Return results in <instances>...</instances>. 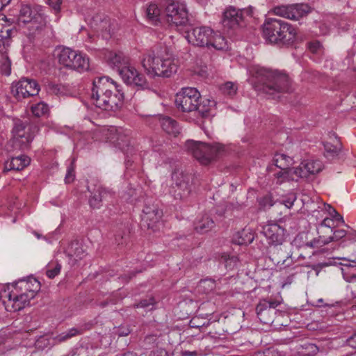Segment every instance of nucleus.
<instances>
[{
  "label": "nucleus",
  "mask_w": 356,
  "mask_h": 356,
  "mask_svg": "<svg viewBox=\"0 0 356 356\" xmlns=\"http://www.w3.org/2000/svg\"><path fill=\"white\" fill-rule=\"evenodd\" d=\"M91 97L97 107L108 111L118 110L124 101V94L120 86L108 76L93 79Z\"/></svg>",
  "instance_id": "1"
},
{
  "label": "nucleus",
  "mask_w": 356,
  "mask_h": 356,
  "mask_svg": "<svg viewBox=\"0 0 356 356\" xmlns=\"http://www.w3.org/2000/svg\"><path fill=\"white\" fill-rule=\"evenodd\" d=\"M141 63L146 74L152 78H168L177 70L172 54L166 46L161 44L145 54Z\"/></svg>",
  "instance_id": "2"
},
{
  "label": "nucleus",
  "mask_w": 356,
  "mask_h": 356,
  "mask_svg": "<svg viewBox=\"0 0 356 356\" xmlns=\"http://www.w3.org/2000/svg\"><path fill=\"white\" fill-rule=\"evenodd\" d=\"M252 83L256 90L270 96L291 91V80L287 74L262 67L254 69Z\"/></svg>",
  "instance_id": "3"
},
{
  "label": "nucleus",
  "mask_w": 356,
  "mask_h": 356,
  "mask_svg": "<svg viewBox=\"0 0 356 356\" xmlns=\"http://www.w3.org/2000/svg\"><path fill=\"white\" fill-rule=\"evenodd\" d=\"M262 34L268 43L288 47L294 44L297 30L284 20L269 17L262 25Z\"/></svg>",
  "instance_id": "4"
},
{
  "label": "nucleus",
  "mask_w": 356,
  "mask_h": 356,
  "mask_svg": "<svg viewBox=\"0 0 356 356\" xmlns=\"http://www.w3.org/2000/svg\"><path fill=\"white\" fill-rule=\"evenodd\" d=\"M33 282L34 284L32 285L34 287L31 288V282L20 281V288H24L25 290L20 294L7 290L0 293V299L6 311L10 312L19 311L29 304L30 300L35 296L40 289L39 282L35 280H33Z\"/></svg>",
  "instance_id": "5"
},
{
  "label": "nucleus",
  "mask_w": 356,
  "mask_h": 356,
  "mask_svg": "<svg viewBox=\"0 0 356 356\" xmlns=\"http://www.w3.org/2000/svg\"><path fill=\"white\" fill-rule=\"evenodd\" d=\"M188 151L202 165H208L223 155L225 146L220 144L209 145L198 141H187Z\"/></svg>",
  "instance_id": "6"
},
{
  "label": "nucleus",
  "mask_w": 356,
  "mask_h": 356,
  "mask_svg": "<svg viewBox=\"0 0 356 356\" xmlns=\"http://www.w3.org/2000/svg\"><path fill=\"white\" fill-rule=\"evenodd\" d=\"M167 22L176 27L186 29L192 24L186 5L177 0H163Z\"/></svg>",
  "instance_id": "7"
},
{
  "label": "nucleus",
  "mask_w": 356,
  "mask_h": 356,
  "mask_svg": "<svg viewBox=\"0 0 356 356\" xmlns=\"http://www.w3.org/2000/svg\"><path fill=\"white\" fill-rule=\"evenodd\" d=\"M37 127L30 124L28 121L19 119L14 120L12 129L13 146L15 149L25 151L30 148Z\"/></svg>",
  "instance_id": "8"
},
{
  "label": "nucleus",
  "mask_w": 356,
  "mask_h": 356,
  "mask_svg": "<svg viewBox=\"0 0 356 356\" xmlns=\"http://www.w3.org/2000/svg\"><path fill=\"white\" fill-rule=\"evenodd\" d=\"M58 63L63 67L79 72L89 69V59L80 52L69 47H62L58 54Z\"/></svg>",
  "instance_id": "9"
},
{
  "label": "nucleus",
  "mask_w": 356,
  "mask_h": 356,
  "mask_svg": "<svg viewBox=\"0 0 356 356\" xmlns=\"http://www.w3.org/2000/svg\"><path fill=\"white\" fill-rule=\"evenodd\" d=\"M253 14L254 8L252 6L238 9L230 6L223 12L221 22L225 29H236L238 27L243 26L247 18L252 17Z\"/></svg>",
  "instance_id": "10"
},
{
  "label": "nucleus",
  "mask_w": 356,
  "mask_h": 356,
  "mask_svg": "<svg viewBox=\"0 0 356 356\" xmlns=\"http://www.w3.org/2000/svg\"><path fill=\"white\" fill-rule=\"evenodd\" d=\"M172 178L175 184V197L179 200L187 198L196 184L195 177L189 172L176 170L172 173Z\"/></svg>",
  "instance_id": "11"
},
{
  "label": "nucleus",
  "mask_w": 356,
  "mask_h": 356,
  "mask_svg": "<svg viewBox=\"0 0 356 356\" xmlns=\"http://www.w3.org/2000/svg\"><path fill=\"white\" fill-rule=\"evenodd\" d=\"M200 93L195 88H184L177 94L175 104L183 112H192L197 108Z\"/></svg>",
  "instance_id": "12"
},
{
  "label": "nucleus",
  "mask_w": 356,
  "mask_h": 356,
  "mask_svg": "<svg viewBox=\"0 0 356 356\" xmlns=\"http://www.w3.org/2000/svg\"><path fill=\"white\" fill-rule=\"evenodd\" d=\"M11 93L18 100L35 96L40 91V86L36 81L28 78H22L13 82L11 86Z\"/></svg>",
  "instance_id": "13"
},
{
  "label": "nucleus",
  "mask_w": 356,
  "mask_h": 356,
  "mask_svg": "<svg viewBox=\"0 0 356 356\" xmlns=\"http://www.w3.org/2000/svg\"><path fill=\"white\" fill-rule=\"evenodd\" d=\"M311 10V7L307 3L282 5L276 6L273 9V12L276 15L292 20H298L307 15Z\"/></svg>",
  "instance_id": "14"
},
{
  "label": "nucleus",
  "mask_w": 356,
  "mask_h": 356,
  "mask_svg": "<svg viewBox=\"0 0 356 356\" xmlns=\"http://www.w3.org/2000/svg\"><path fill=\"white\" fill-rule=\"evenodd\" d=\"M268 257L276 266L284 268L290 266L293 263L292 252L289 247L282 245V243L271 245L268 250Z\"/></svg>",
  "instance_id": "15"
},
{
  "label": "nucleus",
  "mask_w": 356,
  "mask_h": 356,
  "mask_svg": "<svg viewBox=\"0 0 356 356\" xmlns=\"http://www.w3.org/2000/svg\"><path fill=\"white\" fill-rule=\"evenodd\" d=\"M118 73L127 85L134 86L142 90L149 88L145 76L131 66L130 63L122 67Z\"/></svg>",
  "instance_id": "16"
},
{
  "label": "nucleus",
  "mask_w": 356,
  "mask_h": 356,
  "mask_svg": "<svg viewBox=\"0 0 356 356\" xmlns=\"http://www.w3.org/2000/svg\"><path fill=\"white\" fill-rule=\"evenodd\" d=\"M87 188L91 194L89 199L90 205L94 209L99 208L104 200H106L108 197L112 196V193L103 187L95 179H92L88 181Z\"/></svg>",
  "instance_id": "17"
},
{
  "label": "nucleus",
  "mask_w": 356,
  "mask_h": 356,
  "mask_svg": "<svg viewBox=\"0 0 356 356\" xmlns=\"http://www.w3.org/2000/svg\"><path fill=\"white\" fill-rule=\"evenodd\" d=\"M91 29L103 39L108 40L111 38L113 29L111 19L104 14L95 15L90 22Z\"/></svg>",
  "instance_id": "18"
},
{
  "label": "nucleus",
  "mask_w": 356,
  "mask_h": 356,
  "mask_svg": "<svg viewBox=\"0 0 356 356\" xmlns=\"http://www.w3.org/2000/svg\"><path fill=\"white\" fill-rule=\"evenodd\" d=\"M189 27L184 29L187 33L186 38L188 41L193 45L207 47L210 42L211 35L213 34V31L209 27L201 26L193 28L190 32Z\"/></svg>",
  "instance_id": "19"
},
{
  "label": "nucleus",
  "mask_w": 356,
  "mask_h": 356,
  "mask_svg": "<svg viewBox=\"0 0 356 356\" xmlns=\"http://www.w3.org/2000/svg\"><path fill=\"white\" fill-rule=\"evenodd\" d=\"M280 305V302L275 300H261L256 307V313L260 321L264 324L273 323L274 309Z\"/></svg>",
  "instance_id": "20"
},
{
  "label": "nucleus",
  "mask_w": 356,
  "mask_h": 356,
  "mask_svg": "<svg viewBox=\"0 0 356 356\" xmlns=\"http://www.w3.org/2000/svg\"><path fill=\"white\" fill-rule=\"evenodd\" d=\"M285 229L276 222H269L262 228V234L271 245L282 243L285 239Z\"/></svg>",
  "instance_id": "21"
},
{
  "label": "nucleus",
  "mask_w": 356,
  "mask_h": 356,
  "mask_svg": "<svg viewBox=\"0 0 356 356\" xmlns=\"http://www.w3.org/2000/svg\"><path fill=\"white\" fill-rule=\"evenodd\" d=\"M13 20L6 15H0V51H3L10 45Z\"/></svg>",
  "instance_id": "22"
},
{
  "label": "nucleus",
  "mask_w": 356,
  "mask_h": 356,
  "mask_svg": "<svg viewBox=\"0 0 356 356\" xmlns=\"http://www.w3.org/2000/svg\"><path fill=\"white\" fill-rule=\"evenodd\" d=\"M19 20L24 24L32 22L40 25L44 24L43 15L28 4L22 5L19 10Z\"/></svg>",
  "instance_id": "23"
},
{
  "label": "nucleus",
  "mask_w": 356,
  "mask_h": 356,
  "mask_svg": "<svg viewBox=\"0 0 356 356\" xmlns=\"http://www.w3.org/2000/svg\"><path fill=\"white\" fill-rule=\"evenodd\" d=\"M322 169L319 161H307L302 162L299 168L294 170V173L299 177H307L309 175L318 173Z\"/></svg>",
  "instance_id": "24"
},
{
  "label": "nucleus",
  "mask_w": 356,
  "mask_h": 356,
  "mask_svg": "<svg viewBox=\"0 0 356 356\" xmlns=\"http://www.w3.org/2000/svg\"><path fill=\"white\" fill-rule=\"evenodd\" d=\"M129 58L125 56L122 52H110L108 56L107 62L113 69L119 72L122 67L129 65Z\"/></svg>",
  "instance_id": "25"
},
{
  "label": "nucleus",
  "mask_w": 356,
  "mask_h": 356,
  "mask_svg": "<svg viewBox=\"0 0 356 356\" xmlns=\"http://www.w3.org/2000/svg\"><path fill=\"white\" fill-rule=\"evenodd\" d=\"M254 232L250 227H245L241 231L236 232L232 237V242L238 245H247L251 243L254 239Z\"/></svg>",
  "instance_id": "26"
},
{
  "label": "nucleus",
  "mask_w": 356,
  "mask_h": 356,
  "mask_svg": "<svg viewBox=\"0 0 356 356\" xmlns=\"http://www.w3.org/2000/svg\"><path fill=\"white\" fill-rule=\"evenodd\" d=\"M92 324L88 323L80 327H72L67 331L57 335L54 339L58 343L65 341L75 336L82 334L86 330H90Z\"/></svg>",
  "instance_id": "27"
},
{
  "label": "nucleus",
  "mask_w": 356,
  "mask_h": 356,
  "mask_svg": "<svg viewBox=\"0 0 356 356\" xmlns=\"http://www.w3.org/2000/svg\"><path fill=\"white\" fill-rule=\"evenodd\" d=\"M160 120L161 127L165 132L174 137L179 135L180 128L178 122L175 120L168 116H164L161 118Z\"/></svg>",
  "instance_id": "28"
},
{
  "label": "nucleus",
  "mask_w": 356,
  "mask_h": 356,
  "mask_svg": "<svg viewBox=\"0 0 356 356\" xmlns=\"http://www.w3.org/2000/svg\"><path fill=\"white\" fill-rule=\"evenodd\" d=\"M216 106V102L209 99H202L197 102V108L194 111H197L203 118H209L212 114L211 111Z\"/></svg>",
  "instance_id": "29"
},
{
  "label": "nucleus",
  "mask_w": 356,
  "mask_h": 356,
  "mask_svg": "<svg viewBox=\"0 0 356 356\" xmlns=\"http://www.w3.org/2000/svg\"><path fill=\"white\" fill-rule=\"evenodd\" d=\"M162 215V211H156L154 213H147V214H143V225L154 232L156 229L157 224L159 223Z\"/></svg>",
  "instance_id": "30"
},
{
  "label": "nucleus",
  "mask_w": 356,
  "mask_h": 356,
  "mask_svg": "<svg viewBox=\"0 0 356 356\" xmlns=\"http://www.w3.org/2000/svg\"><path fill=\"white\" fill-rule=\"evenodd\" d=\"M66 253L70 258L75 261L81 259L86 255L82 244L77 241L70 243L66 250Z\"/></svg>",
  "instance_id": "31"
},
{
  "label": "nucleus",
  "mask_w": 356,
  "mask_h": 356,
  "mask_svg": "<svg viewBox=\"0 0 356 356\" xmlns=\"http://www.w3.org/2000/svg\"><path fill=\"white\" fill-rule=\"evenodd\" d=\"M214 226V221L205 214L195 222V229L200 234H204L210 231Z\"/></svg>",
  "instance_id": "32"
},
{
  "label": "nucleus",
  "mask_w": 356,
  "mask_h": 356,
  "mask_svg": "<svg viewBox=\"0 0 356 356\" xmlns=\"http://www.w3.org/2000/svg\"><path fill=\"white\" fill-rule=\"evenodd\" d=\"M30 161V159L27 156L19 155L12 157L11 159L7 162L6 165L9 166V170L19 171L29 165Z\"/></svg>",
  "instance_id": "33"
},
{
  "label": "nucleus",
  "mask_w": 356,
  "mask_h": 356,
  "mask_svg": "<svg viewBox=\"0 0 356 356\" xmlns=\"http://www.w3.org/2000/svg\"><path fill=\"white\" fill-rule=\"evenodd\" d=\"M272 161L273 165L280 170H291V166L293 165V159L284 154H275Z\"/></svg>",
  "instance_id": "34"
},
{
  "label": "nucleus",
  "mask_w": 356,
  "mask_h": 356,
  "mask_svg": "<svg viewBox=\"0 0 356 356\" xmlns=\"http://www.w3.org/2000/svg\"><path fill=\"white\" fill-rule=\"evenodd\" d=\"M210 42L207 47L214 48L217 50H224L227 49V42L225 37L220 33L213 31V34L209 38Z\"/></svg>",
  "instance_id": "35"
},
{
  "label": "nucleus",
  "mask_w": 356,
  "mask_h": 356,
  "mask_svg": "<svg viewBox=\"0 0 356 356\" xmlns=\"http://www.w3.org/2000/svg\"><path fill=\"white\" fill-rule=\"evenodd\" d=\"M145 14L152 24L156 25L160 22L161 10L156 3H150L145 9Z\"/></svg>",
  "instance_id": "36"
},
{
  "label": "nucleus",
  "mask_w": 356,
  "mask_h": 356,
  "mask_svg": "<svg viewBox=\"0 0 356 356\" xmlns=\"http://www.w3.org/2000/svg\"><path fill=\"white\" fill-rule=\"evenodd\" d=\"M116 145L125 154H129L132 151V147H130V138L129 137L121 131H118L115 140Z\"/></svg>",
  "instance_id": "37"
},
{
  "label": "nucleus",
  "mask_w": 356,
  "mask_h": 356,
  "mask_svg": "<svg viewBox=\"0 0 356 356\" xmlns=\"http://www.w3.org/2000/svg\"><path fill=\"white\" fill-rule=\"evenodd\" d=\"M7 50L0 51L1 58L0 59V72L6 76H8L11 72V61L7 55Z\"/></svg>",
  "instance_id": "38"
},
{
  "label": "nucleus",
  "mask_w": 356,
  "mask_h": 356,
  "mask_svg": "<svg viewBox=\"0 0 356 356\" xmlns=\"http://www.w3.org/2000/svg\"><path fill=\"white\" fill-rule=\"evenodd\" d=\"M335 144L329 142L324 143L325 152L331 156H337L342 149V144L337 137H335Z\"/></svg>",
  "instance_id": "39"
},
{
  "label": "nucleus",
  "mask_w": 356,
  "mask_h": 356,
  "mask_svg": "<svg viewBox=\"0 0 356 356\" xmlns=\"http://www.w3.org/2000/svg\"><path fill=\"white\" fill-rule=\"evenodd\" d=\"M31 111L36 117L44 115L49 112V106L43 102L31 106Z\"/></svg>",
  "instance_id": "40"
},
{
  "label": "nucleus",
  "mask_w": 356,
  "mask_h": 356,
  "mask_svg": "<svg viewBox=\"0 0 356 356\" xmlns=\"http://www.w3.org/2000/svg\"><path fill=\"white\" fill-rule=\"evenodd\" d=\"M332 234L328 236L329 239H330L329 241H330V242L338 241L346 236L347 237V238L348 240H355L353 236L350 234H348L346 230L342 229H336V230L332 229Z\"/></svg>",
  "instance_id": "41"
},
{
  "label": "nucleus",
  "mask_w": 356,
  "mask_h": 356,
  "mask_svg": "<svg viewBox=\"0 0 356 356\" xmlns=\"http://www.w3.org/2000/svg\"><path fill=\"white\" fill-rule=\"evenodd\" d=\"M328 240H330L329 237H326L325 235L321 234L318 236V238H314L310 242L307 243L306 245L310 248H318L330 243V241Z\"/></svg>",
  "instance_id": "42"
},
{
  "label": "nucleus",
  "mask_w": 356,
  "mask_h": 356,
  "mask_svg": "<svg viewBox=\"0 0 356 356\" xmlns=\"http://www.w3.org/2000/svg\"><path fill=\"white\" fill-rule=\"evenodd\" d=\"M198 287L204 293H208L216 288V282L212 279L202 280Z\"/></svg>",
  "instance_id": "43"
},
{
  "label": "nucleus",
  "mask_w": 356,
  "mask_h": 356,
  "mask_svg": "<svg viewBox=\"0 0 356 356\" xmlns=\"http://www.w3.org/2000/svg\"><path fill=\"white\" fill-rule=\"evenodd\" d=\"M47 268V276L50 279H53L60 273L61 265L58 262L49 263Z\"/></svg>",
  "instance_id": "44"
},
{
  "label": "nucleus",
  "mask_w": 356,
  "mask_h": 356,
  "mask_svg": "<svg viewBox=\"0 0 356 356\" xmlns=\"http://www.w3.org/2000/svg\"><path fill=\"white\" fill-rule=\"evenodd\" d=\"M220 90L225 95L232 97L236 93L237 87L234 83L229 81L222 85Z\"/></svg>",
  "instance_id": "45"
},
{
  "label": "nucleus",
  "mask_w": 356,
  "mask_h": 356,
  "mask_svg": "<svg viewBox=\"0 0 356 356\" xmlns=\"http://www.w3.org/2000/svg\"><path fill=\"white\" fill-rule=\"evenodd\" d=\"M75 179V164L74 159H72L70 164L68 165L67 169V173L65 177V182L66 184H70L74 181Z\"/></svg>",
  "instance_id": "46"
},
{
  "label": "nucleus",
  "mask_w": 356,
  "mask_h": 356,
  "mask_svg": "<svg viewBox=\"0 0 356 356\" xmlns=\"http://www.w3.org/2000/svg\"><path fill=\"white\" fill-rule=\"evenodd\" d=\"M35 347L43 350L51 346V339L47 336H40L35 341Z\"/></svg>",
  "instance_id": "47"
},
{
  "label": "nucleus",
  "mask_w": 356,
  "mask_h": 356,
  "mask_svg": "<svg viewBox=\"0 0 356 356\" xmlns=\"http://www.w3.org/2000/svg\"><path fill=\"white\" fill-rule=\"evenodd\" d=\"M334 226L333 219L326 218L319 225V229H325V231L332 233Z\"/></svg>",
  "instance_id": "48"
},
{
  "label": "nucleus",
  "mask_w": 356,
  "mask_h": 356,
  "mask_svg": "<svg viewBox=\"0 0 356 356\" xmlns=\"http://www.w3.org/2000/svg\"><path fill=\"white\" fill-rule=\"evenodd\" d=\"M129 235L124 231L118 232L115 236V241L118 245H122L127 243Z\"/></svg>",
  "instance_id": "49"
},
{
  "label": "nucleus",
  "mask_w": 356,
  "mask_h": 356,
  "mask_svg": "<svg viewBox=\"0 0 356 356\" xmlns=\"http://www.w3.org/2000/svg\"><path fill=\"white\" fill-rule=\"evenodd\" d=\"M291 170H280L279 172L275 174V177L277 179L276 183L277 184H281L285 180L289 178V172Z\"/></svg>",
  "instance_id": "50"
},
{
  "label": "nucleus",
  "mask_w": 356,
  "mask_h": 356,
  "mask_svg": "<svg viewBox=\"0 0 356 356\" xmlns=\"http://www.w3.org/2000/svg\"><path fill=\"white\" fill-rule=\"evenodd\" d=\"M158 336L156 334H149L144 339V343L148 348H151L156 346Z\"/></svg>",
  "instance_id": "51"
},
{
  "label": "nucleus",
  "mask_w": 356,
  "mask_h": 356,
  "mask_svg": "<svg viewBox=\"0 0 356 356\" xmlns=\"http://www.w3.org/2000/svg\"><path fill=\"white\" fill-rule=\"evenodd\" d=\"M156 211H162L159 209L157 204L154 203H151L150 202H147L144 206L143 209V214H147V213H154Z\"/></svg>",
  "instance_id": "52"
},
{
  "label": "nucleus",
  "mask_w": 356,
  "mask_h": 356,
  "mask_svg": "<svg viewBox=\"0 0 356 356\" xmlns=\"http://www.w3.org/2000/svg\"><path fill=\"white\" fill-rule=\"evenodd\" d=\"M156 303L154 298L153 297H150L148 299L141 300L138 303L135 304L134 305L136 308H146L150 305H154Z\"/></svg>",
  "instance_id": "53"
},
{
  "label": "nucleus",
  "mask_w": 356,
  "mask_h": 356,
  "mask_svg": "<svg viewBox=\"0 0 356 356\" xmlns=\"http://www.w3.org/2000/svg\"><path fill=\"white\" fill-rule=\"evenodd\" d=\"M296 200V196L294 193L289 194L287 197H284L282 200V203L284 204L286 207L290 209L293 205L294 202Z\"/></svg>",
  "instance_id": "54"
},
{
  "label": "nucleus",
  "mask_w": 356,
  "mask_h": 356,
  "mask_svg": "<svg viewBox=\"0 0 356 356\" xmlns=\"http://www.w3.org/2000/svg\"><path fill=\"white\" fill-rule=\"evenodd\" d=\"M63 0H48V4L54 10L55 13H58L61 10Z\"/></svg>",
  "instance_id": "55"
},
{
  "label": "nucleus",
  "mask_w": 356,
  "mask_h": 356,
  "mask_svg": "<svg viewBox=\"0 0 356 356\" xmlns=\"http://www.w3.org/2000/svg\"><path fill=\"white\" fill-rule=\"evenodd\" d=\"M47 88L49 92L55 95H59L63 92L61 86L53 82L48 83Z\"/></svg>",
  "instance_id": "56"
},
{
  "label": "nucleus",
  "mask_w": 356,
  "mask_h": 356,
  "mask_svg": "<svg viewBox=\"0 0 356 356\" xmlns=\"http://www.w3.org/2000/svg\"><path fill=\"white\" fill-rule=\"evenodd\" d=\"M322 45L320 42L316 40L313 42H310L307 44V47L309 51L314 54L317 53L318 50L321 48Z\"/></svg>",
  "instance_id": "57"
},
{
  "label": "nucleus",
  "mask_w": 356,
  "mask_h": 356,
  "mask_svg": "<svg viewBox=\"0 0 356 356\" xmlns=\"http://www.w3.org/2000/svg\"><path fill=\"white\" fill-rule=\"evenodd\" d=\"M329 208H330L329 213L333 218H332L333 220L344 222L342 216H341L339 213H338L337 211L332 207L329 206Z\"/></svg>",
  "instance_id": "58"
},
{
  "label": "nucleus",
  "mask_w": 356,
  "mask_h": 356,
  "mask_svg": "<svg viewBox=\"0 0 356 356\" xmlns=\"http://www.w3.org/2000/svg\"><path fill=\"white\" fill-rule=\"evenodd\" d=\"M199 318H193L189 322V326L193 328H200L208 325L205 323H200Z\"/></svg>",
  "instance_id": "59"
},
{
  "label": "nucleus",
  "mask_w": 356,
  "mask_h": 356,
  "mask_svg": "<svg viewBox=\"0 0 356 356\" xmlns=\"http://www.w3.org/2000/svg\"><path fill=\"white\" fill-rule=\"evenodd\" d=\"M346 342L348 346L356 348V332L347 339Z\"/></svg>",
  "instance_id": "60"
},
{
  "label": "nucleus",
  "mask_w": 356,
  "mask_h": 356,
  "mask_svg": "<svg viewBox=\"0 0 356 356\" xmlns=\"http://www.w3.org/2000/svg\"><path fill=\"white\" fill-rule=\"evenodd\" d=\"M131 332V330L129 327H120L118 330V335L120 337L127 336Z\"/></svg>",
  "instance_id": "61"
},
{
  "label": "nucleus",
  "mask_w": 356,
  "mask_h": 356,
  "mask_svg": "<svg viewBox=\"0 0 356 356\" xmlns=\"http://www.w3.org/2000/svg\"><path fill=\"white\" fill-rule=\"evenodd\" d=\"M316 306H317V307H322V306H323V307H332L334 306V304L333 303H328V302L325 303L324 302V300L323 298H320V299L317 300Z\"/></svg>",
  "instance_id": "62"
},
{
  "label": "nucleus",
  "mask_w": 356,
  "mask_h": 356,
  "mask_svg": "<svg viewBox=\"0 0 356 356\" xmlns=\"http://www.w3.org/2000/svg\"><path fill=\"white\" fill-rule=\"evenodd\" d=\"M181 356H197L198 353L196 350L189 351V350H183L181 353Z\"/></svg>",
  "instance_id": "63"
},
{
  "label": "nucleus",
  "mask_w": 356,
  "mask_h": 356,
  "mask_svg": "<svg viewBox=\"0 0 356 356\" xmlns=\"http://www.w3.org/2000/svg\"><path fill=\"white\" fill-rule=\"evenodd\" d=\"M11 0H0V10H2L3 7L7 6Z\"/></svg>",
  "instance_id": "64"
}]
</instances>
